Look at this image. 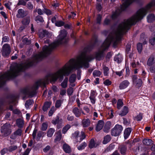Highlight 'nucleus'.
I'll list each match as a JSON object with an SVG mask.
<instances>
[{
    "label": "nucleus",
    "mask_w": 155,
    "mask_h": 155,
    "mask_svg": "<svg viewBox=\"0 0 155 155\" xmlns=\"http://www.w3.org/2000/svg\"><path fill=\"white\" fill-rule=\"evenodd\" d=\"M30 151V149L27 148L26 150L24 152L23 155H28V154Z\"/></svg>",
    "instance_id": "obj_63"
},
{
    "label": "nucleus",
    "mask_w": 155,
    "mask_h": 155,
    "mask_svg": "<svg viewBox=\"0 0 155 155\" xmlns=\"http://www.w3.org/2000/svg\"><path fill=\"white\" fill-rule=\"evenodd\" d=\"M25 68H10L7 72L0 76V87L5 80H9L18 75Z\"/></svg>",
    "instance_id": "obj_4"
},
{
    "label": "nucleus",
    "mask_w": 155,
    "mask_h": 155,
    "mask_svg": "<svg viewBox=\"0 0 155 155\" xmlns=\"http://www.w3.org/2000/svg\"><path fill=\"white\" fill-rule=\"evenodd\" d=\"M50 148L51 147L49 146H47L43 149V151L44 152H47L50 149Z\"/></svg>",
    "instance_id": "obj_60"
},
{
    "label": "nucleus",
    "mask_w": 155,
    "mask_h": 155,
    "mask_svg": "<svg viewBox=\"0 0 155 155\" xmlns=\"http://www.w3.org/2000/svg\"><path fill=\"white\" fill-rule=\"evenodd\" d=\"M104 123L102 120H99L97 125L96 130L97 131H99L101 130L104 126Z\"/></svg>",
    "instance_id": "obj_15"
},
{
    "label": "nucleus",
    "mask_w": 155,
    "mask_h": 155,
    "mask_svg": "<svg viewBox=\"0 0 155 155\" xmlns=\"http://www.w3.org/2000/svg\"><path fill=\"white\" fill-rule=\"evenodd\" d=\"M137 50L139 53H140L142 49V45L141 43H139L137 45Z\"/></svg>",
    "instance_id": "obj_40"
},
{
    "label": "nucleus",
    "mask_w": 155,
    "mask_h": 155,
    "mask_svg": "<svg viewBox=\"0 0 155 155\" xmlns=\"http://www.w3.org/2000/svg\"><path fill=\"white\" fill-rule=\"evenodd\" d=\"M61 132L60 131H58L57 133V135L55 139V141H58L61 140Z\"/></svg>",
    "instance_id": "obj_33"
},
{
    "label": "nucleus",
    "mask_w": 155,
    "mask_h": 155,
    "mask_svg": "<svg viewBox=\"0 0 155 155\" xmlns=\"http://www.w3.org/2000/svg\"><path fill=\"white\" fill-rule=\"evenodd\" d=\"M122 56L120 54H118L116 55L114 58V61L118 63H120L122 61Z\"/></svg>",
    "instance_id": "obj_20"
},
{
    "label": "nucleus",
    "mask_w": 155,
    "mask_h": 155,
    "mask_svg": "<svg viewBox=\"0 0 155 155\" xmlns=\"http://www.w3.org/2000/svg\"><path fill=\"white\" fill-rule=\"evenodd\" d=\"M37 131V130L35 128L33 131L32 134V137L34 139H35L36 138V134Z\"/></svg>",
    "instance_id": "obj_61"
},
{
    "label": "nucleus",
    "mask_w": 155,
    "mask_h": 155,
    "mask_svg": "<svg viewBox=\"0 0 155 155\" xmlns=\"http://www.w3.org/2000/svg\"><path fill=\"white\" fill-rule=\"evenodd\" d=\"M55 130L54 129L50 128L48 129L47 133V135L48 137H51L53 135Z\"/></svg>",
    "instance_id": "obj_31"
},
{
    "label": "nucleus",
    "mask_w": 155,
    "mask_h": 155,
    "mask_svg": "<svg viewBox=\"0 0 155 155\" xmlns=\"http://www.w3.org/2000/svg\"><path fill=\"white\" fill-rule=\"evenodd\" d=\"M17 148L16 146H12L10 147L8 149V150L10 152H12L16 150Z\"/></svg>",
    "instance_id": "obj_47"
},
{
    "label": "nucleus",
    "mask_w": 155,
    "mask_h": 155,
    "mask_svg": "<svg viewBox=\"0 0 155 155\" xmlns=\"http://www.w3.org/2000/svg\"><path fill=\"white\" fill-rule=\"evenodd\" d=\"M79 132L76 131L72 135V138L75 143H80L85 137V133L83 131H81L80 134Z\"/></svg>",
    "instance_id": "obj_5"
},
{
    "label": "nucleus",
    "mask_w": 155,
    "mask_h": 155,
    "mask_svg": "<svg viewBox=\"0 0 155 155\" xmlns=\"http://www.w3.org/2000/svg\"><path fill=\"white\" fill-rule=\"evenodd\" d=\"M96 96V93L95 91L91 90L89 97H94Z\"/></svg>",
    "instance_id": "obj_48"
},
{
    "label": "nucleus",
    "mask_w": 155,
    "mask_h": 155,
    "mask_svg": "<svg viewBox=\"0 0 155 155\" xmlns=\"http://www.w3.org/2000/svg\"><path fill=\"white\" fill-rule=\"evenodd\" d=\"M64 150L67 153H70L71 152V148L70 146L67 144L64 143L63 146Z\"/></svg>",
    "instance_id": "obj_18"
},
{
    "label": "nucleus",
    "mask_w": 155,
    "mask_h": 155,
    "mask_svg": "<svg viewBox=\"0 0 155 155\" xmlns=\"http://www.w3.org/2000/svg\"><path fill=\"white\" fill-rule=\"evenodd\" d=\"M28 14V12L27 11L20 8L18 10L16 16L18 18H22L26 16Z\"/></svg>",
    "instance_id": "obj_9"
},
{
    "label": "nucleus",
    "mask_w": 155,
    "mask_h": 155,
    "mask_svg": "<svg viewBox=\"0 0 155 155\" xmlns=\"http://www.w3.org/2000/svg\"><path fill=\"white\" fill-rule=\"evenodd\" d=\"M68 79H65L64 81L61 83V86L63 88H65L67 87Z\"/></svg>",
    "instance_id": "obj_38"
},
{
    "label": "nucleus",
    "mask_w": 155,
    "mask_h": 155,
    "mask_svg": "<svg viewBox=\"0 0 155 155\" xmlns=\"http://www.w3.org/2000/svg\"><path fill=\"white\" fill-rule=\"evenodd\" d=\"M33 103V101L32 100H28L26 101L25 106L26 108H28L29 106L32 104Z\"/></svg>",
    "instance_id": "obj_35"
},
{
    "label": "nucleus",
    "mask_w": 155,
    "mask_h": 155,
    "mask_svg": "<svg viewBox=\"0 0 155 155\" xmlns=\"http://www.w3.org/2000/svg\"><path fill=\"white\" fill-rule=\"evenodd\" d=\"M136 0H123V3L121 6V9L124 10L132 2Z\"/></svg>",
    "instance_id": "obj_11"
},
{
    "label": "nucleus",
    "mask_w": 155,
    "mask_h": 155,
    "mask_svg": "<svg viewBox=\"0 0 155 155\" xmlns=\"http://www.w3.org/2000/svg\"><path fill=\"white\" fill-rule=\"evenodd\" d=\"M8 151V150L7 148H4L2 150L1 152L0 153L2 155H4Z\"/></svg>",
    "instance_id": "obj_57"
},
{
    "label": "nucleus",
    "mask_w": 155,
    "mask_h": 155,
    "mask_svg": "<svg viewBox=\"0 0 155 155\" xmlns=\"http://www.w3.org/2000/svg\"><path fill=\"white\" fill-rule=\"evenodd\" d=\"M72 112L77 117L80 116L81 113L85 114L82 109H79L77 107H74L72 110Z\"/></svg>",
    "instance_id": "obj_13"
},
{
    "label": "nucleus",
    "mask_w": 155,
    "mask_h": 155,
    "mask_svg": "<svg viewBox=\"0 0 155 155\" xmlns=\"http://www.w3.org/2000/svg\"><path fill=\"white\" fill-rule=\"evenodd\" d=\"M44 12L48 15H50L51 14V12L50 10L46 8L44 9Z\"/></svg>",
    "instance_id": "obj_58"
},
{
    "label": "nucleus",
    "mask_w": 155,
    "mask_h": 155,
    "mask_svg": "<svg viewBox=\"0 0 155 155\" xmlns=\"http://www.w3.org/2000/svg\"><path fill=\"white\" fill-rule=\"evenodd\" d=\"M16 123L18 126L19 127H22L24 125L23 120L21 119H18L16 120Z\"/></svg>",
    "instance_id": "obj_26"
},
{
    "label": "nucleus",
    "mask_w": 155,
    "mask_h": 155,
    "mask_svg": "<svg viewBox=\"0 0 155 155\" xmlns=\"http://www.w3.org/2000/svg\"><path fill=\"white\" fill-rule=\"evenodd\" d=\"M45 134L43 132L41 131H39L37 134V138L39 140L41 137H43Z\"/></svg>",
    "instance_id": "obj_42"
},
{
    "label": "nucleus",
    "mask_w": 155,
    "mask_h": 155,
    "mask_svg": "<svg viewBox=\"0 0 155 155\" xmlns=\"http://www.w3.org/2000/svg\"><path fill=\"white\" fill-rule=\"evenodd\" d=\"M67 32L64 30H61L58 37V40L48 46L45 45L43 48L42 52L35 55L31 59L27 60L23 64H20L19 66L16 63L12 64L10 68H24L25 67L31 66L34 62L40 61L47 56L51 52L60 44L65 43L67 41Z\"/></svg>",
    "instance_id": "obj_2"
},
{
    "label": "nucleus",
    "mask_w": 155,
    "mask_h": 155,
    "mask_svg": "<svg viewBox=\"0 0 155 155\" xmlns=\"http://www.w3.org/2000/svg\"><path fill=\"white\" fill-rule=\"evenodd\" d=\"M154 6H155V0L149 3L145 7L140 9L129 19L124 20L120 25L117 31L110 35L105 40L104 42V51L108 47L111 43L116 46L121 40L122 35L127 32L130 26L142 19L149 11L150 9Z\"/></svg>",
    "instance_id": "obj_1"
},
{
    "label": "nucleus",
    "mask_w": 155,
    "mask_h": 155,
    "mask_svg": "<svg viewBox=\"0 0 155 155\" xmlns=\"http://www.w3.org/2000/svg\"><path fill=\"white\" fill-rule=\"evenodd\" d=\"M9 40V38L8 36H4L2 38V42H8Z\"/></svg>",
    "instance_id": "obj_55"
},
{
    "label": "nucleus",
    "mask_w": 155,
    "mask_h": 155,
    "mask_svg": "<svg viewBox=\"0 0 155 155\" xmlns=\"http://www.w3.org/2000/svg\"><path fill=\"white\" fill-rule=\"evenodd\" d=\"M130 83L127 80L122 81L120 84L119 87L121 89H123L126 88L129 85Z\"/></svg>",
    "instance_id": "obj_14"
},
{
    "label": "nucleus",
    "mask_w": 155,
    "mask_h": 155,
    "mask_svg": "<svg viewBox=\"0 0 155 155\" xmlns=\"http://www.w3.org/2000/svg\"><path fill=\"white\" fill-rule=\"evenodd\" d=\"M27 8L30 9H32L33 8V5L31 3L29 2L27 5Z\"/></svg>",
    "instance_id": "obj_62"
},
{
    "label": "nucleus",
    "mask_w": 155,
    "mask_h": 155,
    "mask_svg": "<svg viewBox=\"0 0 155 155\" xmlns=\"http://www.w3.org/2000/svg\"><path fill=\"white\" fill-rule=\"evenodd\" d=\"M133 84L137 87H140L142 85V82L141 80L138 78L137 76L136 75L133 76Z\"/></svg>",
    "instance_id": "obj_10"
},
{
    "label": "nucleus",
    "mask_w": 155,
    "mask_h": 155,
    "mask_svg": "<svg viewBox=\"0 0 155 155\" xmlns=\"http://www.w3.org/2000/svg\"><path fill=\"white\" fill-rule=\"evenodd\" d=\"M150 42L151 45H155V38H152L150 39Z\"/></svg>",
    "instance_id": "obj_56"
},
{
    "label": "nucleus",
    "mask_w": 155,
    "mask_h": 155,
    "mask_svg": "<svg viewBox=\"0 0 155 155\" xmlns=\"http://www.w3.org/2000/svg\"><path fill=\"white\" fill-rule=\"evenodd\" d=\"M61 102L60 100H57L56 102L55 106L56 107L58 108L60 107L61 105Z\"/></svg>",
    "instance_id": "obj_50"
},
{
    "label": "nucleus",
    "mask_w": 155,
    "mask_h": 155,
    "mask_svg": "<svg viewBox=\"0 0 155 155\" xmlns=\"http://www.w3.org/2000/svg\"><path fill=\"white\" fill-rule=\"evenodd\" d=\"M111 140V138L110 135H107L104 137V140L103 141V143L104 144H106L109 142Z\"/></svg>",
    "instance_id": "obj_29"
},
{
    "label": "nucleus",
    "mask_w": 155,
    "mask_h": 155,
    "mask_svg": "<svg viewBox=\"0 0 155 155\" xmlns=\"http://www.w3.org/2000/svg\"><path fill=\"white\" fill-rule=\"evenodd\" d=\"M47 32L45 30L40 31L39 32V35L40 38H42L47 35Z\"/></svg>",
    "instance_id": "obj_22"
},
{
    "label": "nucleus",
    "mask_w": 155,
    "mask_h": 155,
    "mask_svg": "<svg viewBox=\"0 0 155 155\" xmlns=\"http://www.w3.org/2000/svg\"><path fill=\"white\" fill-rule=\"evenodd\" d=\"M11 48L9 45L8 44H5L3 45L2 50V54L3 56L6 57L10 54Z\"/></svg>",
    "instance_id": "obj_8"
},
{
    "label": "nucleus",
    "mask_w": 155,
    "mask_h": 155,
    "mask_svg": "<svg viewBox=\"0 0 155 155\" xmlns=\"http://www.w3.org/2000/svg\"><path fill=\"white\" fill-rule=\"evenodd\" d=\"M110 125H111V122H110V121H108L106 123V124L105 125V127H104V131L107 132V131H106L105 130V127L107 125H108V126L107 127V130H108L110 128Z\"/></svg>",
    "instance_id": "obj_53"
},
{
    "label": "nucleus",
    "mask_w": 155,
    "mask_h": 155,
    "mask_svg": "<svg viewBox=\"0 0 155 155\" xmlns=\"http://www.w3.org/2000/svg\"><path fill=\"white\" fill-rule=\"evenodd\" d=\"M123 105V103L121 99H119L117 103V107L118 108H120Z\"/></svg>",
    "instance_id": "obj_49"
},
{
    "label": "nucleus",
    "mask_w": 155,
    "mask_h": 155,
    "mask_svg": "<svg viewBox=\"0 0 155 155\" xmlns=\"http://www.w3.org/2000/svg\"><path fill=\"white\" fill-rule=\"evenodd\" d=\"M70 128V126L68 124L66 125L62 129V133L63 134H65L68 130Z\"/></svg>",
    "instance_id": "obj_41"
},
{
    "label": "nucleus",
    "mask_w": 155,
    "mask_h": 155,
    "mask_svg": "<svg viewBox=\"0 0 155 155\" xmlns=\"http://www.w3.org/2000/svg\"><path fill=\"white\" fill-rule=\"evenodd\" d=\"M76 75L75 74H72L70 76L69 81L71 83H73L76 80Z\"/></svg>",
    "instance_id": "obj_34"
},
{
    "label": "nucleus",
    "mask_w": 155,
    "mask_h": 155,
    "mask_svg": "<svg viewBox=\"0 0 155 155\" xmlns=\"http://www.w3.org/2000/svg\"><path fill=\"white\" fill-rule=\"evenodd\" d=\"M56 109L54 106L52 107L48 113V116L49 117L51 116L55 111Z\"/></svg>",
    "instance_id": "obj_39"
},
{
    "label": "nucleus",
    "mask_w": 155,
    "mask_h": 155,
    "mask_svg": "<svg viewBox=\"0 0 155 155\" xmlns=\"http://www.w3.org/2000/svg\"><path fill=\"white\" fill-rule=\"evenodd\" d=\"M35 20L37 22H43L44 21V20L42 17L40 16H37L35 18Z\"/></svg>",
    "instance_id": "obj_44"
},
{
    "label": "nucleus",
    "mask_w": 155,
    "mask_h": 155,
    "mask_svg": "<svg viewBox=\"0 0 155 155\" xmlns=\"http://www.w3.org/2000/svg\"><path fill=\"white\" fill-rule=\"evenodd\" d=\"M48 124L47 123H43L41 125V130L43 131L46 130L48 127Z\"/></svg>",
    "instance_id": "obj_37"
},
{
    "label": "nucleus",
    "mask_w": 155,
    "mask_h": 155,
    "mask_svg": "<svg viewBox=\"0 0 155 155\" xmlns=\"http://www.w3.org/2000/svg\"><path fill=\"white\" fill-rule=\"evenodd\" d=\"M73 92V89L72 87H70L68 90V94L70 96L71 95Z\"/></svg>",
    "instance_id": "obj_52"
},
{
    "label": "nucleus",
    "mask_w": 155,
    "mask_h": 155,
    "mask_svg": "<svg viewBox=\"0 0 155 155\" xmlns=\"http://www.w3.org/2000/svg\"><path fill=\"white\" fill-rule=\"evenodd\" d=\"M128 112V108L126 107H124L122 112L119 114L121 116H123L126 115Z\"/></svg>",
    "instance_id": "obj_30"
},
{
    "label": "nucleus",
    "mask_w": 155,
    "mask_h": 155,
    "mask_svg": "<svg viewBox=\"0 0 155 155\" xmlns=\"http://www.w3.org/2000/svg\"><path fill=\"white\" fill-rule=\"evenodd\" d=\"M132 131V129L130 128H127L125 129L124 131V138L127 139L130 135Z\"/></svg>",
    "instance_id": "obj_16"
},
{
    "label": "nucleus",
    "mask_w": 155,
    "mask_h": 155,
    "mask_svg": "<svg viewBox=\"0 0 155 155\" xmlns=\"http://www.w3.org/2000/svg\"><path fill=\"white\" fill-rule=\"evenodd\" d=\"M147 19L148 22L151 23L155 20V16L152 14H150L147 16Z\"/></svg>",
    "instance_id": "obj_19"
},
{
    "label": "nucleus",
    "mask_w": 155,
    "mask_h": 155,
    "mask_svg": "<svg viewBox=\"0 0 155 155\" xmlns=\"http://www.w3.org/2000/svg\"><path fill=\"white\" fill-rule=\"evenodd\" d=\"M51 104V103L50 102H46L43 107V110L45 111H46L50 107Z\"/></svg>",
    "instance_id": "obj_24"
},
{
    "label": "nucleus",
    "mask_w": 155,
    "mask_h": 155,
    "mask_svg": "<svg viewBox=\"0 0 155 155\" xmlns=\"http://www.w3.org/2000/svg\"><path fill=\"white\" fill-rule=\"evenodd\" d=\"M142 118V115L141 114H140L136 117H135L134 119L138 121H140Z\"/></svg>",
    "instance_id": "obj_46"
},
{
    "label": "nucleus",
    "mask_w": 155,
    "mask_h": 155,
    "mask_svg": "<svg viewBox=\"0 0 155 155\" xmlns=\"http://www.w3.org/2000/svg\"><path fill=\"white\" fill-rule=\"evenodd\" d=\"M98 145V144L97 143L95 142L94 139H92L90 141L89 144V147L90 148H92L96 147Z\"/></svg>",
    "instance_id": "obj_25"
},
{
    "label": "nucleus",
    "mask_w": 155,
    "mask_h": 155,
    "mask_svg": "<svg viewBox=\"0 0 155 155\" xmlns=\"http://www.w3.org/2000/svg\"><path fill=\"white\" fill-rule=\"evenodd\" d=\"M30 18L29 17H27L24 18L21 21L22 24L24 25H28L30 22Z\"/></svg>",
    "instance_id": "obj_21"
},
{
    "label": "nucleus",
    "mask_w": 155,
    "mask_h": 155,
    "mask_svg": "<svg viewBox=\"0 0 155 155\" xmlns=\"http://www.w3.org/2000/svg\"><path fill=\"white\" fill-rule=\"evenodd\" d=\"M87 145V143L85 142H83L77 148L78 150H81L84 149Z\"/></svg>",
    "instance_id": "obj_32"
},
{
    "label": "nucleus",
    "mask_w": 155,
    "mask_h": 155,
    "mask_svg": "<svg viewBox=\"0 0 155 155\" xmlns=\"http://www.w3.org/2000/svg\"><path fill=\"white\" fill-rule=\"evenodd\" d=\"M151 150L153 151L152 154H155V145H153L151 147Z\"/></svg>",
    "instance_id": "obj_64"
},
{
    "label": "nucleus",
    "mask_w": 155,
    "mask_h": 155,
    "mask_svg": "<svg viewBox=\"0 0 155 155\" xmlns=\"http://www.w3.org/2000/svg\"><path fill=\"white\" fill-rule=\"evenodd\" d=\"M119 149L121 154L124 155L127 151L126 147L123 145H121L119 147Z\"/></svg>",
    "instance_id": "obj_23"
},
{
    "label": "nucleus",
    "mask_w": 155,
    "mask_h": 155,
    "mask_svg": "<svg viewBox=\"0 0 155 155\" xmlns=\"http://www.w3.org/2000/svg\"><path fill=\"white\" fill-rule=\"evenodd\" d=\"M123 130L122 126L120 125L117 124L111 130V134L114 136L119 135Z\"/></svg>",
    "instance_id": "obj_7"
},
{
    "label": "nucleus",
    "mask_w": 155,
    "mask_h": 155,
    "mask_svg": "<svg viewBox=\"0 0 155 155\" xmlns=\"http://www.w3.org/2000/svg\"><path fill=\"white\" fill-rule=\"evenodd\" d=\"M101 72L99 71L95 70L93 71V74L94 77H99L101 75Z\"/></svg>",
    "instance_id": "obj_36"
},
{
    "label": "nucleus",
    "mask_w": 155,
    "mask_h": 155,
    "mask_svg": "<svg viewBox=\"0 0 155 155\" xmlns=\"http://www.w3.org/2000/svg\"><path fill=\"white\" fill-rule=\"evenodd\" d=\"M62 120L61 119H59L58 117H57L55 119L53 120L52 121V123L54 124H59L62 123Z\"/></svg>",
    "instance_id": "obj_28"
},
{
    "label": "nucleus",
    "mask_w": 155,
    "mask_h": 155,
    "mask_svg": "<svg viewBox=\"0 0 155 155\" xmlns=\"http://www.w3.org/2000/svg\"><path fill=\"white\" fill-rule=\"evenodd\" d=\"M103 83L107 86L110 85L111 84V82L108 79H107L104 81Z\"/></svg>",
    "instance_id": "obj_54"
},
{
    "label": "nucleus",
    "mask_w": 155,
    "mask_h": 155,
    "mask_svg": "<svg viewBox=\"0 0 155 155\" xmlns=\"http://www.w3.org/2000/svg\"><path fill=\"white\" fill-rule=\"evenodd\" d=\"M101 17L100 15H98L97 18V23L100 24L101 20Z\"/></svg>",
    "instance_id": "obj_59"
},
{
    "label": "nucleus",
    "mask_w": 155,
    "mask_h": 155,
    "mask_svg": "<svg viewBox=\"0 0 155 155\" xmlns=\"http://www.w3.org/2000/svg\"><path fill=\"white\" fill-rule=\"evenodd\" d=\"M64 25V22L62 21H58L55 22V25L58 27H61Z\"/></svg>",
    "instance_id": "obj_43"
},
{
    "label": "nucleus",
    "mask_w": 155,
    "mask_h": 155,
    "mask_svg": "<svg viewBox=\"0 0 155 155\" xmlns=\"http://www.w3.org/2000/svg\"><path fill=\"white\" fill-rule=\"evenodd\" d=\"M14 134L15 136H21L22 134V130L20 129H18L15 132Z\"/></svg>",
    "instance_id": "obj_45"
},
{
    "label": "nucleus",
    "mask_w": 155,
    "mask_h": 155,
    "mask_svg": "<svg viewBox=\"0 0 155 155\" xmlns=\"http://www.w3.org/2000/svg\"><path fill=\"white\" fill-rule=\"evenodd\" d=\"M74 68H61V69L54 74H49L43 79L40 80L35 82L32 87L27 88L23 90L25 94L32 97L36 93V91L40 86H44L49 81L51 82L55 81L59 77L62 78L63 75H68Z\"/></svg>",
    "instance_id": "obj_3"
},
{
    "label": "nucleus",
    "mask_w": 155,
    "mask_h": 155,
    "mask_svg": "<svg viewBox=\"0 0 155 155\" xmlns=\"http://www.w3.org/2000/svg\"><path fill=\"white\" fill-rule=\"evenodd\" d=\"M90 123L91 121L89 119H84L82 121V125L84 127H87L90 125Z\"/></svg>",
    "instance_id": "obj_17"
},
{
    "label": "nucleus",
    "mask_w": 155,
    "mask_h": 155,
    "mask_svg": "<svg viewBox=\"0 0 155 155\" xmlns=\"http://www.w3.org/2000/svg\"><path fill=\"white\" fill-rule=\"evenodd\" d=\"M119 13L117 11H116L115 12L113 13L111 16V18L113 19H115L117 16L118 15Z\"/></svg>",
    "instance_id": "obj_51"
},
{
    "label": "nucleus",
    "mask_w": 155,
    "mask_h": 155,
    "mask_svg": "<svg viewBox=\"0 0 155 155\" xmlns=\"http://www.w3.org/2000/svg\"><path fill=\"white\" fill-rule=\"evenodd\" d=\"M1 132L4 136L9 135L12 132L10 125L6 124H4L1 127Z\"/></svg>",
    "instance_id": "obj_6"
},
{
    "label": "nucleus",
    "mask_w": 155,
    "mask_h": 155,
    "mask_svg": "<svg viewBox=\"0 0 155 155\" xmlns=\"http://www.w3.org/2000/svg\"><path fill=\"white\" fill-rule=\"evenodd\" d=\"M147 65L150 67H155V60L154 57L153 55H151L148 58L147 63Z\"/></svg>",
    "instance_id": "obj_12"
},
{
    "label": "nucleus",
    "mask_w": 155,
    "mask_h": 155,
    "mask_svg": "<svg viewBox=\"0 0 155 155\" xmlns=\"http://www.w3.org/2000/svg\"><path fill=\"white\" fill-rule=\"evenodd\" d=\"M143 144L146 145H150L153 143L152 141L150 139H144L143 141Z\"/></svg>",
    "instance_id": "obj_27"
}]
</instances>
